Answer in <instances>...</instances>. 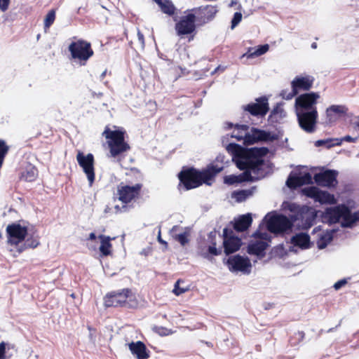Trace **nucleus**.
<instances>
[{"instance_id":"1","label":"nucleus","mask_w":359,"mask_h":359,"mask_svg":"<svg viewBox=\"0 0 359 359\" xmlns=\"http://www.w3.org/2000/svg\"><path fill=\"white\" fill-rule=\"evenodd\" d=\"M227 151L231 154L232 160L241 170L246 171L240 175H228L224 177V183L233 184L245 180H250L251 172L256 173L263 164L262 157L267 153L266 148H251L245 149L242 147L230 143L226 147Z\"/></svg>"},{"instance_id":"2","label":"nucleus","mask_w":359,"mask_h":359,"mask_svg":"<svg viewBox=\"0 0 359 359\" xmlns=\"http://www.w3.org/2000/svg\"><path fill=\"white\" fill-rule=\"evenodd\" d=\"M223 169L222 165H212L208 168L203 172H198L191 169L187 171H182L179 174V178L181 183L183 184L186 190L198 187L203 182L209 184L210 180L216 174L221 172Z\"/></svg>"},{"instance_id":"3","label":"nucleus","mask_w":359,"mask_h":359,"mask_svg":"<svg viewBox=\"0 0 359 359\" xmlns=\"http://www.w3.org/2000/svg\"><path fill=\"white\" fill-rule=\"evenodd\" d=\"M323 219L329 223L340 222L343 226L351 227L359 221V211L352 214L345 205L327 208L324 212Z\"/></svg>"},{"instance_id":"4","label":"nucleus","mask_w":359,"mask_h":359,"mask_svg":"<svg viewBox=\"0 0 359 359\" xmlns=\"http://www.w3.org/2000/svg\"><path fill=\"white\" fill-rule=\"evenodd\" d=\"M102 135L107 139L110 156L116 158L129 150V145L124 140V132L119 130H111L106 127Z\"/></svg>"},{"instance_id":"5","label":"nucleus","mask_w":359,"mask_h":359,"mask_svg":"<svg viewBox=\"0 0 359 359\" xmlns=\"http://www.w3.org/2000/svg\"><path fill=\"white\" fill-rule=\"evenodd\" d=\"M104 305L109 306H126L134 308L137 306V300L135 294L128 289L120 292L107 294L104 297Z\"/></svg>"},{"instance_id":"6","label":"nucleus","mask_w":359,"mask_h":359,"mask_svg":"<svg viewBox=\"0 0 359 359\" xmlns=\"http://www.w3.org/2000/svg\"><path fill=\"white\" fill-rule=\"evenodd\" d=\"M231 137L239 141L243 140L246 144H252L258 141L266 140L267 135L264 131L255 128L248 131V126L246 125H236Z\"/></svg>"},{"instance_id":"7","label":"nucleus","mask_w":359,"mask_h":359,"mask_svg":"<svg viewBox=\"0 0 359 359\" xmlns=\"http://www.w3.org/2000/svg\"><path fill=\"white\" fill-rule=\"evenodd\" d=\"M69 50L72 58L78 60L81 65H84L93 55L90 43L83 40L72 42L69 46Z\"/></svg>"},{"instance_id":"8","label":"nucleus","mask_w":359,"mask_h":359,"mask_svg":"<svg viewBox=\"0 0 359 359\" xmlns=\"http://www.w3.org/2000/svg\"><path fill=\"white\" fill-rule=\"evenodd\" d=\"M299 127L307 133H313L316 130L318 116L317 109L309 112L296 113Z\"/></svg>"},{"instance_id":"9","label":"nucleus","mask_w":359,"mask_h":359,"mask_svg":"<svg viewBox=\"0 0 359 359\" xmlns=\"http://www.w3.org/2000/svg\"><path fill=\"white\" fill-rule=\"evenodd\" d=\"M320 95L318 93H304L298 96L295 100L296 113L309 112L317 109L316 104Z\"/></svg>"},{"instance_id":"10","label":"nucleus","mask_w":359,"mask_h":359,"mask_svg":"<svg viewBox=\"0 0 359 359\" xmlns=\"http://www.w3.org/2000/svg\"><path fill=\"white\" fill-rule=\"evenodd\" d=\"M76 160L87 177L89 186L91 187L95 180L93 155L91 154L85 155L83 152L78 151Z\"/></svg>"},{"instance_id":"11","label":"nucleus","mask_w":359,"mask_h":359,"mask_svg":"<svg viewBox=\"0 0 359 359\" xmlns=\"http://www.w3.org/2000/svg\"><path fill=\"white\" fill-rule=\"evenodd\" d=\"M266 226L269 231L272 233L283 232L291 227L290 221L283 215H269L265 217Z\"/></svg>"},{"instance_id":"12","label":"nucleus","mask_w":359,"mask_h":359,"mask_svg":"<svg viewBox=\"0 0 359 359\" xmlns=\"http://www.w3.org/2000/svg\"><path fill=\"white\" fill-rule=\"evenodd\" d=\"M227 265L231 271L243 274H249L252 268L250 259L240 255L230 257L227 260Z\"/></svg>"},{"instance_id":"13","label":"nucleus","mask_w":359,"mask_h":359,"mask_svg":"<svg viewBox=\"0 0 359 359\" xmlns=\"http://www.w3.org/2000/svg\"><path fill=\"white\" fill-rule=\"evenodd\" d=\"M304 194L322 204H334L336 203L334 196L327 191H321L315 187H310L304 189Z\"/></svg>"},{"instance_id":"14","label":"nucleus","mask_w":359,"mask_h":359,"mask_svg":"<svg viewBox=\"0 0 359 359\" xmlns=\"http://www.w3.org/2000/svg\"><path fill=\"white\" fill-rule=\"evenodd\" d=\"M6 232L8 233V243L16 245L25 239L27 230L25 226H22L19 224H12L6 227Z\"/></svg>"},{"instance_id":"15","label":"nucleus","mask_w":359,"mask_h":359,"mask_svg":"<svg viewBox=\"0 0 359 359\" xmlns=\"http://www.w3.org/2000/svg\"><path fill=\"white\" fill-rule=\"evenodd\" d=\"M255 235L258 237V240L251 241L248 245V252L250 255H255L259 257L264 255V251L268 246V234L257 232Z\"/></svg>"},{"instance_id":"16","label":"nucleus","mask_w":359,"mask_h":359,"mask_svg":"<svg viewBox=\"0 0 359 359\" xmlns=\"http://www.w3.org/2000/svg\"><path fill=\"white\" fill-rule=\"evenodd\" d=\"M196 13H189L182 16L176 24L175 28L179 35L189 34L195 29Z\"/></svg>"},{"instance_id":"17","label":"nucleus","mask_w":359,"mask_h":359,"mask_svg":"<svg viewBox=\"0 0 359 359\" xmlns=\"http://www.w3.org/2000/svg\"><path fill=\"white\" fill-rule=\"evenodd\" d=\"M141 184H136L133 186L120 185L118 187V199L123 203H128L135 198L141 189Z\"/></svg>"},{"instance_id":"18","label":"nucleus","mask_w":359,"mask_h":359,"mask_svg":"<svg viewBox=\"0 0 359 359\" xmlns=\"http://www.w3.org/2000/svg\"><path fill=\"white\" fill-rule=\"evenodd\" d=\"M314 77L308 74H301L295 76L291 81V87L298 93L299 91L309 90L314 82Z\"/></svg>"},{"instance_id":"19","label":"nucleus","mask_w":359,"mask_h":359,"mask_svg":"<svg viewBox=\"0 0 359 359\" xmlns=\"http://www.w3.org/2000/svg\"><path fill=\"white\" fill-rule=\"evenodd\" d=\"M244 109L249 111L253 116H263L269 111L268 100L266 97L257 99L256 103H252L245 106Z\"/></svg>"},{"instance_id":"20","label":"nucleus","mask_w":359,"mask_h":359,"mask_svg":"<svg viewBox=\"0 0 359 359\" xmlns=\"http://www.w3.org/2000/svg\"><path fill=\"white\" fill-rule=\"evenodd\" d=\"M334 230L323 231L320 226L313 230V234L317 236V246L319 249L325 248L332 240Z\"/></svg>"},{"instance_id":"21","label":"nucleus","mask_w":359,"mask_h":359,"mask_svg":"<svg viewBox=\"0 0 359 359\" xmlns=\"http://www.w3.org/2000/svg\"><path fill=\"white\" fill-rule=\"evenodd\" d=\"M337 172L334 170H326L323 172L315 175L314 179L316 183L323 187H334L337 184Z\"/></svg>"},{"instance_id":"22","label":"nucleus","mask_w":359,"mask_h":359,"mask_svg":"<svg viewBox=\"0 0 359 359\" xmlns=\"http://www.w3.org/2000/svg\"><path fill=\"white\" fill-rule=\"evenodd\" d=\"M311 175L309 172L291 174L286 182V184L290 188H296L311 183Z\"/></svg>"},{"instance_id":"23","label":"nucleus","mask_w":359,"mask_h":359,"mask_svg":"<svg viewBox=\"0 0 359 359\" xmlns=\"http://www.w3.org/2000/svg\"><path fill=\"white\" fill-rule=\"evenodd\" d=\"M227 229H224V252L226 254L233 253L236 251H237L241 245V241L238 237H235L233 236H228L227 234Z\"/></svg>"},{"instance_id":"24","label":"nucleus","mask_w":359,"mask_h":359,"mask_svg":"<svg viewBox=\"0 0 359 359\" xmlns=\"http://www.w3.org/2000/svg\"><path fill=\"white\" fill-rule=\"evenodd\" d=\"M347 108L344 105H332L326 109V123H330L335 121L337 117L345 114Z\"/></svg>"},{"instance_id":"25","label":"nucleus","mask_w":359,"mask_h":359,"mask_svg":"<svg viewBox=\"0 0 359 359\" xmlns=\"http://www.w3.org/2000/svg\"><path fill=\"white\" fill-rule=\"evenodd\" d=\"M170 235L182 246L185 245L189 241V232L187 230H182L178 226H174L170 230Z\"/></svg>"},{"instance_id":"26","label":"nucleus","mask_w":359,"mask_h":359,"mask_svg":"<svg viewBox=\"0 0 359 359\" xmlns=\"http://www.w3.org/2000/svg\"><path fill=\"white\" fill-rule=\"evenodd\" d=\"M131 353L137 357V359H147L149 357L146 351L145 345L141 341L135 343L132 342L128 344Z\"/></svg>"},{"instance_id":"27","label":"nucleus","mask_w":359,"mask_h":359,"mask_svg":"<svg viewBox=\"0 0 359 359\" xmlns=\"http://www.w3.org/2000/svg\"><path fill=\"white\" fill-rule=\"evenodd\" d=\"M292 243L302 249H306L310 247V237L306 233H299L293 236L291 238Z\"/></svg>"},{"instance_id":"28","label":"nucleus","mask_w":359,"mask_h":359,"mask_svg":"<svg viewBox=\"0 0 359 359\" xmlns=\"http://www.w3.org/2000/svg\"><path fill=\"white\" fill-rule=\"evenodd\" d=\"M252 223L250 214L243 215L239 217L234 224V229L238 231H243L247 229Z\"/></svg>"},{"instance_id":"29","label":"nucleus","mask_w":359,"mask_h":359,"mask_svg":"<svg viewBox=\"0 0 359 359\" xmlns=\"http://www.w3.org/2000/svg\"><path fill=\"white\" fill-rule=\"evenodd\" d=\"M100 240V246L99 248L100 253L102 256H108L111 252V238L104 235H100L99 236Z\"/></svg>"},{"instance_id":"30","label":"nucleus","mask_w":359,"mask_h":359,"mask_svg":"<svg viewBox=\"0 0 359 359\" xmlns=\"http://www.w3.org/2000/svg\"><path fill=\"white\" fill-rule=\"evenodd\" d=\"M192 11H194L196 14L201 13L205 18H206L208 20H210L214 18L217 12V9L215 6H206L205 7L196 8L193 9Z\"/></svg>"},{"instance_id":"31","label":"nucleus","mask_w":359,"mask_h":359,"mask_svg":"<svg viewBox=\"0 0 359 359\" xmlns=\"http://www.w3.org/2000/svg\"><path fill=\"white\" fill-rule=\"evenodd\" d=\"M269 46L268 44L259 46L256 49L250 48L243 56L247 57L248 58L258 57L266 53L269 50Z\"/></svg>"},{"instance_id":"32","label":"nucleus","mask_w":359,"mask_h":359,"mask_svg":"<svg viewBox=\"0 0 359 359\" xmlns=\"http://www.w3.org/2000/svg\"><path fill=\"white\" fill-rule=\"evenodd\" d=\"M37 176V170L35 167L29 165L22 173L21 178L27 182L34 181Z\"/></svg>"},{"instance_id":"33","label":"nucleus","mask_w":359,"mask_h":359,"mask_svg":"<svg viewBox=\"0 0 359 359\" xmlns=\"http://www.w3.org/2000/svg\"><path fill=\"white\" fill-rule=\"evenodd\" d=\"M161 11L168 15L174 13L175 8L172 4L168 0H156Z\"/></svg>"},{"instance_id":"34","label":"nucleus","mask_w":359,"mask_h":359,"mask_svg":"<svg viewBox=\"0 0 359 359\" xmlns=\"http://www.w3.org/2000/svg\"><path fill=\"white\" fill-rule=\"evenodd\" d=\"M252 194V191L248 189V190H241L238 191H233L231 194V198L235 199L236 202H243L245 201L248 197L251 196Z\"/></svg>"},{"instance_id":"35","label":"nucleus","mask_w":359,"mask_h":359,"mask_svg":"<svg viewBox=\"0 0 359 359\" xmlns=\"http://www.w3.org/2000/svg\"><path fill=\"white\" fill-rule=\"evenodd\" d=\"M341 141L339 139H327L320 140L315 142L316 147H325L326 148H330L335 145H340Z\"/></svg>"},{"instance_id":"36","label":"nucleus","mask_w":359,"mask_h":359,"mask_svg":"<svg viewBox=\"0 0 359 359\" xmlns=\"http://www.w3.org/2000/svg\"><path fill=\"white\" fill-rule=\"evenodd\" d=\"M55 19V13L54 11H50L44 19V29L46 32Z\"/></svg>"},{"instance_id":"37","label":"nucleus","mask_w":359,"mask_h":359,"mask_svg":"<svg viewBox=\"0 0 359 359\" xmlns=\"http://www.w3.org/2000/svg\"><path fill=\"white\" fill-rule=\"evenodd\" d=\"M306 218V222L303 224V228L307 229L312 225V222L315 219L314 211L311 210L308 212L305 216H303V219Z\"/></svg>"},{"instance_id":"38","label":"nucleus","mask_w":359,"mask_h":359,"mask_svg":"<svg viewBox=\"0 0 359 359\" xmlns=\"http://www.w3.org/2000/svg\"><path fill=\"white\" fill-rule=\"evenodd\" d=\"M298 93L294 90V89L292 88L290 90H283L280 93V96L283 99L285 100H291L295 95H297Z\"/></svg>"},{"instance_id":"39","label":"nucleus","mask_w":359,"mask_h":359,"mask_svg":"<svg viewBox=\"0 0 359 359\" xmlns=\"http://www.w3.org/2000/svg\"><path fill=\"white\" fill-rule=\"evenodd\" d=\"M242 20V13L241 12H236L233 15V18L231 20V29H233Z\"/></svg>"},{"instance_id":"40","label":"nucleus","mask_w":359,"mask_h":359,"mask_svg":"<svg viewBox=\"0 0 359 359\" xmlns=\"http://www.w3.org/2000/svg\"><path fill=\"white\" fill-rule=\"evenodd\" d=\"M180 280H177L175 283L174 289L172 290L173 293L177 296L180 295L188 290V289L187 287H180Z\"/></svg>"},{"instance_id":"41","label":"nucleus","mask_w":359,"mask_h":359,"mask_svg":"<svg viewBox=\"0 0 359 359\" xmlns=\"http://www.w3.org/2000/svg\"><path fill=\"white\" fill-rule=\"evenodd\" d=\"M39 244V241L38 238H28L26 241V245L29 247L34 248L37 247Z\"/></svg>"},{"instance_id":"42","label":"nucleus","mask_w":359,"mask_h":359,"mask_svg":"<svg viewBox=\"0 0 359 359\" xmlns=\"http://www.w3.org/2000/svg\"><path fill=\"white\" fill-rule=\"evenodd\" d=\"M137 36L140 47L143 49L144 48V35L138 29H137Z\"/></svg>"},{"instance_id":"43","label":"nucleus","mask_w":359,"mask_h":359,"mask_svg":"<svg viewBox=\"0 0 359 359\" xmlns=\"http://www.w3.org/2000/svg\"><path fill=\"white\" fill-rule=\"evenodd\" d=\"M10 0H0V10L3 12L8 8Z\"/></svg>"},{"instance_id":"44","label":"nucleus","mask_w":359,"mask_h":359,"mask_svg":"<svg viewBox=\"0 0 359 359\" xmlns=\"http://www.w3.org/2000/svg\"><path fill=\"white\" fill-rule=\"evenodd\" d=\"M347 281L346 279H342L334 283V287L336 290H339L346 284Z\"/></svg>"},{"instance_id":"45","label":"nucleus","mask_w":359,"mask_h":359,"mask_svg":"<svg viewBox=\"0 0 359 359\" xmlns=\"http://www.w3.org/2000/svg\"><path fill=\"white\" fill-rule=\"evenodd\" d=\"M6 349V344L4 342L0 344V359H5L4 353Z\"/></svg>"},{"instance_id":"46","label":"nucleus","mask_w":359,"mask_h":359,"mask_svg":"<svg viewBox=\"0 0 359 359\" xmlns=\"http://www.w3.org/2000/svg\"><path fill=\"white\" fill-rule=\"evenodd\" d=\"M208 252L212 255H217L219 253V251L217 250L215 245L210 246L208 248Z\"/></svg>"},{"instance_id":"47","label":"nucleus","mask_w":359,"mask_h":359,"mask_svg":"<svg viewBox=\"0 0 359 359\" xmlns=\"http://www.w3.org/2000/svg\"><path fill=\"white\" fill-rule=\"evenodd\" d=\"M356 139H357L356 137L353 138L351 136L346 135V136L344 137L343 138L339 139V141H341V143L342 141H346V142H355L356 140Z\"/></svg>"},{"instance_id":"48","label":"nucleus","mask_w":359,"mask_h":359,"mask_svg":"<svg viewBox=\"0 0 359 359\" xmlns=\"http://www.w3.org/2000/svg\"><path fill=\"white\" fill-rule=\"evenodd\" d=\"M158 242H160L161 243H163V244H165V245H167L166 242L164 241L161 238V232L159 231L158 233Z\"/></svg>"},{"instance_id":"49","label":"nucleus","mask_w":359,"mask_h":359,"mask_svg":"<svg viewBox=\"0 0 359 359\" xmlns=\"http://www.w3.org/2000/svg\"><path fill=\"white\" fill-rule=\"evenodd\" d=\"M96 238V236L94 233H90L89 235V240L93 241Z\"/></svg>"},{"instance_id":"50","label":"nucleus","mask_w":359,"mask_h":359,"mask_svg":"<svg viewBox=\"0 0 359 359\" xmlns=\"http://www.w3.org/2000/svg\"><path fill=\"white\" fill-rule=\"evenodd\" d=\"M238 4V1L236 0L231 1V4H229L230 7H233Z\"/></svg>"},{"instance_id":"51","label":"nucleus","mask_w":359,"mask_h":359,"mask_svg":"<svg viewBox=\"0 0 359 359\" xmlns=\"http://www.w3.org/2000/svg\"><path fill=\"white\" fill-rule=\"evenodd\" d=\"M106 73H107V71L105 70V71H104V72L101 74V75H100V79H104V76H105V75H106Z\"/></svg>"},{"instance_id":"52","label":"nucleus","mask_w":359,"mask_h":359,"mask_svg":"<svg viewBox=\"0 0 359 359\" xmlns=\"http://www.w3.org/2000/svg\"><path fill=\"white\" fill-rule=\"evenodd\" d=\"M311 47L313 48H316V43H312Z\"/></svg>"},{"instance_id":"53","label":"nucleus","mask_w":359,"mask_h":359,"mask_svg":"<svg viewBox=\"0 0 359 359\" xmlns=\"http://www.w3.org/2000/svg\"><path fill=\"white\" fill-rule=\"evenodd\" d=\"M238 8V10H241V6L239 4V5L238 6V8Z\"/></svg>"},{"instance_id":"54","label":"nucleus","mask_w":359,"mask_h":359,"mask_svg":"<svg viewBox=\"0 0 359 359\" xmlns=\"http://www.w3.org/2000/svg\"><path fill=\"white\" fill-rule=\"evenodd\" d=\"M115 208H116V209H117V210H118V205H116V206H115Z\"/></svg>"},{"instance_id":"55","label":"nucleus","mask_w":359,"mask_h":359,"mask_svg":"<svg viewBox=\"0 0 359 359\" xmlns=\"http://www.w3.org/2000/svg\"><path fill=\"white\" fill-rule=\"evenodd\" d=\"M219 67H217V69H215V72H217V69H219Z\"/></svg>"},{"instance_id":"56","label":"nucleus","mask_w":359,"mask_h":359,"mask_svg":"<svg viewBox=\"0 0 359 359\" xmlns=\"http://www.w3.org/2000/svg\"><path fill=\"white\" fill-rule=\"evenodd\" d=\"M357 125L359 126V122L358 123V124H357Z\"/></svg>"}]
</instances>
